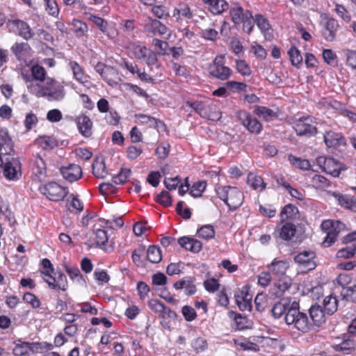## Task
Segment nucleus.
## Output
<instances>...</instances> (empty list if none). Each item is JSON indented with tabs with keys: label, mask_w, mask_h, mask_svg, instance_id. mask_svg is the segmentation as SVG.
<instances>
[{
	"label": "nucleus",
	"mask_w": 356,
	"mask_h": 356,
	"mask_svg": "<svg viewBox=\"0 0 356 356\" xmlns=\"http://www.w3.org/2000/svg\"><path fill=\"white\" fill-rule=\"evenodd\" d=\"M27 88L36 97H46L49 101H60L65 96L64 86L52 78H47L42 85L31 82Z\"/></svg>",
	"instance_id": "f257e3e1"
},
{
	"label": "nucleus",
	"mask_w": 356,
	"mask_h": 356,
	"mask_svg": "<svg viewBox=\"0 0 356 356\" xmlns=\"http://www.w3.org/2000/svg\"><path fill=\"white\" fill-rule=\"evenodd\" d=\"M298 306V305L296 302L292 303L291 307L286 311L285 322L287 325L302 333L308 332L312 327V323L309 320L307 314L300 312Z\"/></svg>",
	"instance_id": "f03ea898"
},
{
	"label": "nucleus",
	"mask_w": 356,
	"mask_h": 356,
	"mask_svg": "<svg viewBox=\"0 0 356 356\" xmlns=\"http://www.w3.org/2000/svg\"><path fill=\"white\" fill-rule=\"evenodd\" d=\"M218 197L222 200L231 210L238 208L243 202V193L236 187L218 186L216 188Z\"/></svg>",
	"instance_id": "7ed1b4c3"
},
{
	"label": "nucleus",
	"mask_w": 356,
	"mask_h": 356,
	"mask_svg": "<svg viewBox=\"0 0 356 356\" xmlns=\"http://www.w3.org/2000/svg\"><path fill=\"white\" fill-rule=\"evenodd\" d=\"M118 163V157H96L92 163V173L98 179H104Z\"/></svg>",
	"instance_id": "20e7f679"
},
{
	"label": "nucleus",
	"mask_w": 356,
	"mask_h": 356,
	"mask_svg": "<svg viewBox=\"0 0 356 356\" xmlns=\"http://www.w3.org/2000/svg\"><path fill=\"white\" fill-rule=\"evenodd\" d=\"M39 191L48 200L54 202L63 200L68 193L67 188L56 181H50L40 186Z\"/></svg>",
	"instance_id": "39448f33"
},
{
	"label": "nucleus",
	"mask_w": 356,
	"mask_h": 356,
	"mask_svg": "<svg viewBox=\"0 0 356 356\" xmlns=\"http://www.w3.org/2000/svg\"><path fill=\"white\" fill-rule=\"evenodd\" d=\"M344 225L338 220H326L321 223V229L326 234L323 244L325 247H329L337 239L339 232L344 229Z\"/></svg>",
	"instance_id": "423d86ee"
},
{
	"label": "nucleus",
	"mask_w": 356,
	"mask_h": 356,
	"mask_svg": "<svg viewBox=\"0 0 356 356\" xmlns=\"http://www.w3.org/2000/svg\"><path fill=\"white\" fill-rule=\"evenodd\" d=\"M0 167L9 180H17L21 176V164L15 157H0Z\"/></svg>",
	"instance_id": "0eeeda50"
},
{
	"label": "nucleus",
	"mask_w": 356,
	"mask_h": 356,
	"mask_svg": "<svg viewBox=\"0 0 356 356\" xmlns=\"http://www.w3.org/2000/svg\"><path fill=\"white\" fill-rule=\"evenodd\" d=\"M316 168L322 170L333 177H338L341 170H345L344 165L334 157H317Z\"/></svg>",
	"instance_id": "6e6552de"
},
{
	"label": "nucleus",
	"mask_w": 356,
	"mask_h": 356,
	"mask_svg": "<svg viewBox=\"0 0 356 356\" xmlns=\"http://www.w3.org/2000/svg\"><path fill=\"white\" fill-rule=\"evenodd\" d=\"M225 56H217L209 66V74L211 76L222 80H227L232 75V70L225 65Z\"/></svg>",
	"instance_id": "1a4fd4ad"
},
{
	"label": "nucleus",
	"mask_w": 356,
	"mask_h": 356,
	"mask_svg": "<svg viewBox=\"0 0 356 356\" xmlns=\"http://www.w3.org/2000/svg\"><path fill=\"white\" fill-rule=\"evenodd\" d=\"M236 116L241 124L251 133L258 134L262 130L261 122L245 111H238Z\"/></svg>",
	"instance_id": "9d476101"
},
{
	"label": "nucleus",
	"mask_w": 356,
	"mask_h": 356,
	"mask_svg": "<svg viewBox=\"0 0 356 356\" xmlns=\"http://www.w3.org/2000/svg\"><path fill=\"white\" fill-rule=\"evenodd\" d=\"M42 278L52 289L65 291L67 287L66 276L60 271L54 273V276L48 272H42Z\"/></svg>",
	"instance_id": "9b49d317"
},
{
	"label": "nucleus",
	"mask_w": 356,
	"mask_h": 356,
	"mask_svg": "<svg viewBox=\"0 0 356 356\" xmlns=\"http://www.w3.org/2000/svg\"><path fill=\"white\" fill-rule=\"evenodd\" d=\"M63 178L68 182L72 183L78 181L83 175L81 168L75 163H69L59 168Z\"/></svg>",
	"instance_id": "f8f14e48"
},
{
	"label": "nucleus",
	"mask_w": 356,
	"mask_h": 356,
	"mask_svg": "<svg viewBox=\"0 0 356 356\" xmlns=\"http://www.w3.org/2000/svg\"><path fill=\"white\" fill-rule=\"evenodd\" d=\"M315 253L313 251H303L298 254L295 257V261L302 270L308 271L315 268Z\"/></svg>",
	"instance_id": "ddd939ff"
},
{
	"label": "nucleus",
	"mask_w": 356,
	"mask_h": 356,
	"mask_svg": "<svg viewBox=\"0 0 356 356\" xmlns=\"http://www.w3.org/2000/svg\"><path fill=\"white\" fill-rule=\"evenodd\" d=\"M312 118L304 117L299 118L295 123L294 129L299 136H312L316 133V128L311 124Z\"/></svg>",
	"instance_id": "4468645a"
},
{
	"label": "nucleus",
	"mask_w": 356,
	"mask_h": 356,
	"mask_svg": "<svg viewBox=\"0 0 356 356\" xmlns=\"http://www.w3.org/2000/svg\"><path fill=\"white\" fill-rule=\"evenodd\" d=\"M143 27L146 32L153 35H163L168 31V28L160 21L150 17H147L145 19Z\"/></svg>",
	"instance_id": "2eb2a0df"
},
{
	"label": "nucleus",
	"mask_w": 356,
	"mask_h": 356,
	"mask_svg": "<svg viewBox=\"0 0 356 356\" xmlns=\"http://www.w3.org/2000/svg\"><path fill=\"white\" fill-rule=\"evenodd\" d=\"M15 153L13 144L6 128L0 129V156H11Z\"/></svg>",
	"instance_id": "dca6fc26"
},
{
	"label": "nucleus",
	"mask_w": 356,
	"mask_h": 356,
	"mask_svg": "<svg viewBox=\"0 0 356 356\" xmlns=\"http://www.w3.org/2000/svg\"><path fill=\"white\" fill-rule=\"evenodd\" d=\"M323 138L327 147L338 148L346 145L345 138L339 133L328 131L324 134Z\"/></svg>",
	"instance_id": "f3484780"
},
{
	"label": "nucleus",
	"mask_w": 356,
	"mask_h": 356,
	"mask_svg": "<svg viewBox=\"0 0 356 356\" xmlns=\"http://www.w3.org/2000/svg\"><path fill=\"white\" fill-rule=\"evenodd\" d=\"M95 71L100 74L102 78L106 81L109 85L115 81L117 76L115 70L103 63L99 62L95 67Z\"/></svg>",
	"instance_id": "a211bd4d"
},
{
	"label": "nucleus",
	"mask_w": 356,
	"mask_h": 356,
	"mask_svg": "<svg viewBox=\"0 0 356 356\" xmlns=\"http://www.w3.org/2000/svg\"><path fill=\"white\" fill-rule=\"evenodd\" d=\"M236 302L242 311H250L252 308V296L246 288H243L235 294Z\"/></svg>",
	"instance_id": "6ab92c4d"
},
{
	"label": "nucleus",
	"mask_w": 356,
	"mask_h": 356,
	"mask_svg": "<svg viewBox=\"0 0 356 356\" xmlns=\"http://www.w3.org/2000/svg\"><path fill=\"white\" fill-rule=\"evenodd\" d=\"M229 14L232 22L235 24H242L247 19H252V13L249 10H244L238 5L234 6L230 8Z\"/></svg>",
	"instance_id": "aec40b11"
},
{
	"label": "nucleus",
	"mask_w": 356,
	"mask_h": 356,
	"mask_svg": "<svg viewBox=\"0 0 356 356\" xmlns=\"http://www.w3.org/2000/svg\"><path fill=\"white\" fill-rule=\"evenodd\" d=\"M149 307L163 318H174L176 316L175 312L165 307L162 302L156 299H152L148 302Z\"/></svg>",
	"instance_id": "412c9836"
},
{
	"label": "nucleus",
	"mask_w": 356,
	"mask_h": 356,
	"mask_svg": "<svg viewBox=\"0 0 356 356\" xmlns=\"http://www.w3.org/2000/svg\"><path fill=\"white\" fill-rule=\"evenodd\" d=\"M76 123L79 132L85 137H90L92 134V122L84 114L79 115L76 118Z\"/></svg>",
	"instance_id": "4be33fe9"
},
{
	"label": "nucleus",
	"mask_w": 356,
	"mask_h": 356,
	"mask_svg": "<svg viewBox=\"0 0 356 356\" xmlns=\"http://www.w3.org/2000/svg\"><path fill=\"white\" fill-rule=\"evenodd\" d=\"M172 17L176 19L177 22H180L183 19H191L193 17V13L188 3L181 2L175 8Z\"/></svg>",
	"instance_id": "5701e85b"
},
{
	"label": "nucleus",
	"mask_w": 356,
	"mask_h": 356,
	"mask_svg": "<svg viewBox=\"0 0 356 356\" xmlns=\"http://www.w3.org/2000/svg\"><path fill=\"white\" fill-rule=\"evenodd\" d=\"M68 66L73 74L74 79L79 83L86 85L89 82V76L85 74L83 68L76 61L70 60Z\"/></svg>",
	"instance_id": "b1692460"
},
{
	"label": "nucleus",
	"mask_w": 356,
	"mask_h": 356,
	"mask_svg": "<svg viewBox=\"0 0 356 356\" xmlns=\"http://www.w3.org/2000/svg\"><path fill=\"white\" fill-rule=\"evenodd\" d=\"M178 243L184 248L192 252H199L202 248V243L193 238L184 236L178 240Z\"/></svg>",
	"instance_id": "393cba45"
},
{
	"label": "nucleus",
	"mask_w": 356,
	"mask_h": 356,
	"mask_svg": "<svg viewBox=\"0 0 356 356\" xmlns=\"http://www.w3.org/2000/svg\"><path fill=\"white\" fill-rule=\"evenodd\" d=\"M356 341L350 335H344L343 341L339 344L333 346L337 352H341L343 354H348L355 347Z\"/></svg>",
	"instance_id": "a878e982"
},
{
	"label": "nucleus",
	"mask_w": 356,
	"mask_h": 356,
	"mask_svg": "<svg viewBox=\"0 0 356 356\" xmlns=\"http://www.w3.org/2000/svg\"><path fill=\"white\" fill-rule=\"evenodd\" d=\"M289 162L292 165L300 170L318 171L316 165L314 162L312 163L305 157H289Z\"/></svg>",
	"instance_id": "bb28decb"
},
{
	"label": "nucleus",
	"mask_w": 356,
	"mask_h": 356,
	"mask_svg": "<svg viewBox=\"0 0 356 356\" xmlns=\"http://www.w3.org/2000/svg\"><path fill=\"white\" fill-rule=\"evenodd\" d=\"M309 314L314 325L321 326L325 323V314L321 306H312L309 309Z\"/></svg>",
	"instance_id": "cd10ccee"
},
{
	"label": "nucleus",
	"mask_w": 356,
	"mask_h": 356,
	"mask_svg": "<svg viewBox=\"0 0 356 356\" xmlns=\"http://www.w3.org/2000/svg\"><path fill=\"white\" fill-rule=\"evenodd\" d=\"M11 24L16 28L18 34L24 39L28 40L32 38L33 33L26 22L17 19L12 21Z\"/></svg>",
	"instance_id": "c85d7f7f"
},
{
	"label": "nucleus",
	"mask_w": 356,
	"mask_h": 356,
	"mask_svg": "<svg viewBox=\"0 0 356 356\" xmlns=\"http://www.w3.org/2000/svg\"><path fill=\"white\" fill-rule=\"evenodd\" d=\"M289 265L286 260H273L270 264L268 266L269 270L276 275H283L286 273Z\"/></svg>",
	"instance_id": "c756f323"
},
{
	"label": "nucleus",
	"mask_w": 356,
	"mask_h": 356,
	"mask_svg": "<svg viewBox=\"0 0 356 356\" xmlns=\"http://www.w3.org/2000/svg\"><path fill=\"white\" fill-rule=\"evenodd\" d=\"M209 5V10L214 15L221 14L228 9V3L225 0H204Z\"/></svg>",
	"instance_id": "7c9ffc66"
},
{
	"label": "nucleus",
	"mask_w": 356,
	"mask_h": 356,
	"mask_svg": "<svg viewBox=\"0 0 356 356\" xmlns=\"http://www.w3.org/2000/svg\"><path fill=\"white\" fill-rule=\"evenodd\" d=\"M332 196L341 207L356 212V199L334 193Z\"/></svg>",
	"instance_id": "2f4dec72"
},
{
	"label": "nucleus",
	"mask_w": 356,
	"mask_h": 356,
	"mask_svg": "<svg viewBox=\"0 0 356 356\" xmlns=\"http://www.w3.org/2000/svg\"><path fill=\"white\" fill-rule=\"evenodd\" d=\"M33 174L38 177L39 180H42L47 175L46 163L42 157H36L33 168Z\"/></svg>",
	"instance_id": "473e14b6"
},
{
	"label": "nucleus",
	"mask_w": 356,
	"mask_h": 356,
	"mask_svg": "<svg viewBox=\"0 0 356 356\" xmlns=\"http://www.w3.org/2000/svg\"><path fill=\"white\" fill-rule=\"evenodd\" d=\"M135 117L138 120L140 123L148 124L149 127H152L157 129L164 127L163 122L152 116L145 114H136Z\"/></svg>",
	"instance_id": "72a5a7b5"
},
{
	"label": "nucleus",
	"mask_w": 356,
	"mask_h": 356,
	"mask_svg": "<svg viewBox=\"0 0 356 356\" xmlns=\"http://www.w3.org/2000/svg\"><path fill=\"white\" fill-rule=\"evenodd\" d=\"M247 183L254 190L261 191L266 188V184L263 179L254 173L248 174Z\"/></svg>",
	"instance_id": "f704fd0d"
},
{
	"label": "nucleus",
	"mask_w": 356,
	"mask_h": 356,
	"mask_svg": "<svg viewBox=\"0 0 356 356\" xmlns=\"http://www.w3.org/2000/svg\"><path fill=\"white\" fill-rule=\"evenodd\" d=\"M337 28L338 24L335 19H328L325 25V29L323 32L325 38L328 41H332L335 38Z\"/></svg>",
	"instance_id": "c9c22d12"
},
{
	"label": "nucleus",
	"mask_w": 356,
	"mask_h": 356,
	"mask_svg": "<svg viewBox=\"0 0 356 356\" xmlns=\"http://www.w3.org/2000/svg\"><path fill=\"white\" fill-rule=\"evenodd\" d=\"M279 236L284 240H289L294 236L296 232V226L290 222H286L279 229Z\"/></svg>",
	"instance_id": "e433bc0d"
},
{
	"label": "nucleus",
	"mask_w": 356,
	"mask_h": 356,
	"mask_svg": "<svg viewBox=\"0 0 356 356\" xmlns=\"http://www.w3.org/2000/svg\"><path fill=\"white\" fill-rule=\"evenodd\" d=\"M130 48L134 56L138 60L145 59L149 51V49L140 42L132 44Z\"/></svg>",
	"instance_id": "4c0bfd02"
},
{
	"label": "nucleus",
	"mask_w": 356,
	"mask_h": 356,
	"mask_svg": "<svg viewBox=\"0 0 356 356\" xmlns=\"http://www.w3.org/2000/svg\"><path fill=\"white\" fill-rule=\"evenodd\" d=\"M254 113L266 121L276 117V113L273 110L262 106H256L254 109Z\"/></svg>",
	"instance_id": "58836bf2"
},
{
	"label": "nucleus",
	"mask_w": 356,
	"mask_h": 356,
	"mask_svg": "<svg viewBox=\"0 0 356 356\" xmlns=\"http://www.w3.org/2000/svg\"><path fill=\"white\" fill-rule=\"evenodd\" d=\"M343 242L346 244L345 248L340 249L337 252V258H349L353 257L355 253V247H354V244L351 242H346L344 241V238H343Z\"/></svg>",
	"instance_id": "ea45409f"
},
{
	"label": "nucleus",
	"mask_w": 356,
	"mask_h": 356,
	"mask_svg": "<svg viewBox=\"0 0 356 356\" xmlns=\"http://www.w3.org/2000/svg\"><path fill=\"white\" fill-rule=\"evenodd\" d=\"M323 306L328 315L333 314L337 309V300L335 296L330 295L323 300Z\"/></svg>",
	"instance_id": "a19ab883"
},
{
	"label": "nucleus",
	"mask_w": 356,
	"mask_h": 356,
	"mask_svg": "<svg viewBox=\"0 0 356 356\" xmlns=\"http://www.w3.org/2000/svg\"><path fill=\"white\" fill-rule=\"evenodd\" d=\"M198 236L204 240H209L214 238L215 229L212 225H206L202 226L197 231Z\"/></svg>",
	"instance_id": "79ce46f5"
},
{
	"label": "nucleus",
	"mask_w": 356,
	"mask_h": 356,
	"mask_svg": "<svg viewBox=\"0 0 356 356\" xmlns=\"http://www.w3.org/2000/svg\"><path fill=\"white\" fill-rule=\"evenodd\" d=\"M234 344L243 350L258 351L259 346L254 343L250 342L245 339H234Z\"/></svg>",
	"instance_id": "37998d69"
},
{
	"label": "nucleus",
	"mask_w": 356,
	"mask_h": 356,
	"mask_svg": "<svg viewBox=\"0 0 356 356\" xmlns=\"http://www.w3.org/2000/svg\"><path fill=\"white\" fill-rule=\"evenodd\" d=\"M147 258L152 263H159L161 260V252L160 249L155 245L149 247L147 250Z\"/></svg>",
	"instance_id": "c03bdc74"
},
{
	"label": "nucleus",
	"mask_w": 356,
	"mask_h": 356,
	"mask_svg": "<svg viewBox=\"0 0 356 356\" xmlns=\"http://www.w3.org/2000/svg\"><path fill=\"white\" fill-rule=\"evenodd\" d=\"M287 304H288L287 300H284V299L275 303L271 309L273 316L275 318H278L281 317L282 315L283 314H284L285 312L286 311Z\"/></svg>",
	"instance_id": "a18cd8bd"
},
{
	"label": "nucleus",
	"mask_w": 356,
	"mask_h": 356,
	"mask_svg": "<svg viewBox=\"0 0 356 356\" xmlns=\"http://www.w3.org/2000/svg\"><path fill=\"white\" fill-rule=\"evenodd\" d=\"M204 111V115L209 120L217 121L221 118V113L215 105L209 106Z\"/></svg>",
	"instance_id": "49530a36"
},
{
	"label": "nucleus",
	"mask_w": 356,
	"mask_h": 356,
	"mask_svg": "<svg viewBox=\"0 0 356 356\" xmlns=\"http://www.w3.org/2000/svg\"><path fill=\"white\" fill-rule=\"evenodd\" d=\"M31 74L33 79L37 81H46V70L40 65H33L31 68Z\"/></svg>",
	"instance_id": "de8ad7c7"
},
{
	"label": "nucleus",
	"mask_w": 356,
	"mask_h": 356,
	"mask_svg": "<svg viewBox=\"0 0 356 356\" xmlns=\"http://www.w3.org/2000/svg\"><path fill=\"white\" fill-rule=\"evenodd\" d=\"M131 173L129 168H121L120 172L113 177V181L115 184H123L127 182Z\"/></svg>",
	"instance_id": "09e8293b"
},
{
	"label": "nucleus",
	"mask_w": 356,
	"mask_h": 356,
	"mask_svg": "<svg viewBox=\"0 0 356 356\" xmlns=\"http://www.w3.org/2000/svg\"><path fill=\"white\" fill-rule=\"evenodd\" d=\"M74 31L76 36H83L88 31V26L86 23L79 19H74L72 22Z\"/></svg>",
	"instance_id": "8fccbe9b"
},
{
	"label": "nucleus",
	"mask_w": 356,
	"mask_h": 356,
	"mask_svg": "<svg viewBox=\"0 0 356 356\" xmlns=\"http://www.w3.org/2000/svg\"><path fill=\"white\" fill-rule=\"evenodd\" d=\"M37 143L44 149H52L56 146V141L51 137L44 136L37 139Z\"/></svg>",
	"instance_id": "3c124183"
},
{
	"label": "nucleus",
	"mask_w": 356,
	"mask_h": 356,
	"mask_svg": "<svg viewBox=\"0 0 356 356\" xmlns=\"http://www.w3.org/2000/svg\"><path fill=\"white\" fill-rule=\"evenodd\" d=\"M207 187V182L205 181H197L194 183L192 186L190 193L195 197H200Z\"/></svg>",
	"instance_id": "603ef678"
},
{
	"label": "nucleus",
	"mask_w": 356,
	"mask_h": 356,
	"mask_svg": "<svg viewBox=\"0 0 356 356\" xmlns=\"http://www.w3.org/2000/svg\"><path fill=\"white\" fill-rule=\"evenodd\" d=\"M297 208L289 204L286 205L281 211L280 218L282 220H285L289 218H293L297 213Z\"/></svg>",
	"instance_id": "864d4df0"
},
{
	"label": "nucleus",
	"mask_w": 356,
	"mask_h": 356,
	"mask_svg": "<svg viewBox=\"0 0 356 356\" xmlns=\"http://www.w3.org/2000/svg\"><path fill=\"white\" fill-rule=\"evenodd\" d=\"M291 64L297 66L302 61V57L300 51L295 47H292L288 51Z\"/></svg>",
	"instance_id": "5fc2aeb1"
},
{
	"label": "nucleus",
	"mask_w": 356,
	"mask_h": 356,
	"mask_svg": "<svg viewBox=\"0 0 356 356\" xmlns=\"http://www.w3.org/2000/svg\"><path fill=\"white\" fill-rule=\"evenodd\" d=\"M346 58V64L353 70H356V51L348 49H343Z\"/></svg>",
	"instance_id": "6e6d98bb"
},
{
	"label": "nucleus",
	"mask_w": 356,
	"mask_h": 356,
	"mask_svg": "<svg viewBox=\"0 0 356 356\" xmlns=\"http://www.w3.org/2000/svg\"><path fill=\"white\" fill-rule=\"evenodd\" d=\"M31 351V344L29 343H17L13 349V353L17 356H23Z\"/></svg>",
	"instance_id": "4d7b16f0"
},
{
	"label": "nucleus",
	"mask_w": 356,
	"mask_h": 356,
	"mask_svg": "<svg viewBox=\"0 0 356 356\" xmlns=\"http://www.w3.org/2000/svg\"><path fill=\"white\" fill-rule=\"evenodd\" d=\"M23 300L33 309L40 308L41 305L40 300L34 294L29 292L24 293Z\"/></svg>",
	"instance_id": "13d9d810"
},
{
	"label": "nucleus",
	"mask_w": 356,
	"mask_h": 356,
	"mask_svg": "<svg viewBox=\"0 0 356 356\" xmlns=\"http://www.w3.org/2000/svg\"><path fill=\"white\" fill-rule=\"evenodd\" d=\"M152 46L156 51L158 54L165 55L166 54V49L168 47L167 42L161 40L158 38H154L152 40Z\"/></svg>",
	"instance_id": "bf43d9fd"
},
{
	"label": "nucleus",
	"mask_w": 356,
	"mask_h": 356,
	"mask_svg": "<svg viewBox=\"0 0 356 356\" xmlns=\"http://www.w3.org/2000/svg\"><path fill=\"white\" fill-rule=\"evenodd\" d=\"M46 5V11L52 16H58L59 8L56 0H44Z\"/></svg>",
	"instance_id": "052dcab7"
},
{
	"label": "nucleus",
	"mask_w": 356,
	"mask_h": 356,
	"mask_svg": "<svg viewBox=\"0 0 356 356\" xmlns=\"http://www.w3.org/2000/svg\"><path fill=\"white\" fill-rule=\"evenodd\" d=\"M235 323L237 329L241 330L249 328L251 326V322L245 316L241 314L235 317Z\"/></svg>",
	"instance_id": "680f3d73"
},
{
	"label": "nucleus",
	"mask_w": 356,
	"mask_h": 356,
	"mask_svg": "<svg viewBox=\"0 0 356 356\" xmlns=\"http://www.w3.org/2000/svg\"><path fill=\"white\" fill-rule=\"evenodd\" d=\"M254 21L261 32L266 33L270 29V24L268 20L262 15H257Z\"/></svg>",
	"instance_id": "e2e57ef3"
},
{
	"label": "nucleus",
	"mask_w": 356,
	"mask_h": 356,
	"mask_svg": "<svg viewBox=\"0 0 356 356\" xmlns=\"http://www.w3.org/2000/svg\"><path fill=\"white\" fill-rule=\"evenodd\" d=\"M236 67L238 72L243 76H249L251 74L250 68L244 60H236Z\"/></svg>",
	"instance_id": "0e129e2a"
},
{
	"label": "nucleus",
	"mask_w": 356,
	"mask_h": 356,
	"mask_svg": "<svg viewBox=\"0 0 356 356\" xmlns=\"http://www.w3.org/2000/svg\"><path fill=\"white\" fill-rule=\"evenodd\" d=\"M156 201L163 207H168L172 204L171 197L167 191L159 193L156 197Z\"/></svg>",
	"instance_id": "69168bd1"
},
{
	"label": "nucleus",
	"mask_w": 356,
	"mask_h": 356,
	"mask_svg": "<svg viewBox=\"0 0 356 356\" xmlns=\"http://www.w3.org/2000/svg\"><path fill=\"white\" fill-rule=\"evenodd\" d=\"M181 312L187 321H192L195 319L197 316L195 309L192 307L188 305L184 306Z\"/></svg>",
	"instance_id": "338daca9"
},
{
	"label": "nucleus",
	"mask_w": 356,
	"mask_h": 356,
	"mask_svg": "<svg viewBox=\"0 0 356 356\" xmlns=\"http://www.w3.org/2000/svg\"><path fill=\"white\" fill-rule=\"evenodd\" d=\"M271 280L272 277L269 272H261L258 276V284L263 287L268 286Z\"/></svg>",
	"instance_id": "774afa93"
}]
</instances>
